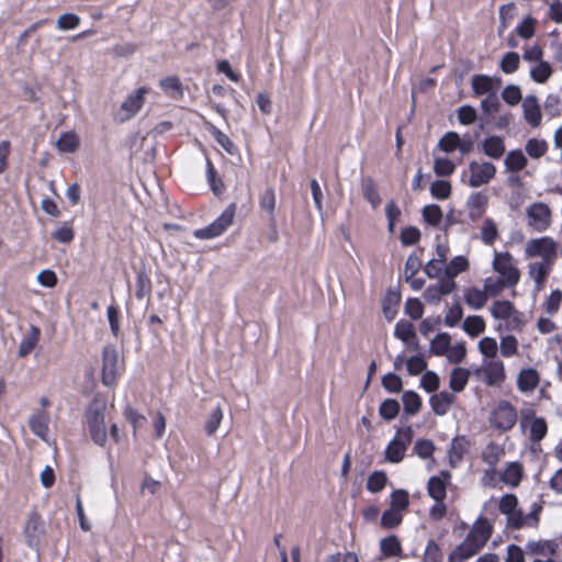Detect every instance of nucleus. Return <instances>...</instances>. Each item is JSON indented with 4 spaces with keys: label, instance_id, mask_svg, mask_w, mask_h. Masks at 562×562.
I'll use <instances>...</instances> for the list:
<instances>
[{
    "label": "nucleus",
    "instance_id": "nucleus-36",
    "mask_svg": "<svg viewBox=\"0 0 562 562\" xmlns=\"http://www.w3.org/2000/svg\"><path fill=\"white\" fill-rule=\"evenodd\" d=\"M477 349L483 359H498L497 352L499 350L498 344L493 337H483L477 344Z\"/></svg>",
    "mask_w": 562,
    "mask_h": 562
},
{
    "label": "nucleus",
    "instance_id": "nucleus-54",
    "mask_svg": "<svg viewBox=\"0 0 562 562\" xmlns=\"http://www.w3.org/2000/svg\"><path fill=\"white\" fill-rule=\"evenodd\" d=\"M548 149V144L542 139L532 138L526 144V151L532 158L542 157Z\"/></svg>",
    "mask_w": 562,
    "mask_h": 562
},
{
    "label": "nucleus",
    "instance_id": "nucleus-51",
    "mask_svg": "<svg viewBox=\"0 0 562 562\" xmlns=\"http://www.w3.org/2000/svg\"><path fill=\"white\" fill-rule=\"evenodd\" d=\"M423 217L427 224L437 226L442 220V211L437 204L426 205L423 209Z\"/></svg>",
    "mask_w": 562,
    "mask_h": 562
},
{
    "label": "nucleus",
    "instance_id": "nucleus-60",
    "mask_svg": "<svg viewBox=\"0 0 562 562\" xmlns=\"http://www.w3.org/2000/svg\"><path fill=\"white\" fill-rule=\"evenodd\" d=\"M80 18L74 13H65L57 19V27L61 31L74 30L79 26Z\"/></svg>",
    "mask_w": 562,
    "mask_h": 562
},
{
    "label": "nucleus",
    "instance_id": "nucleus-22",
    "mask_svg": "<svg viewBox=\"0 0 562 562\" xmlns=\"http://www.w3.org/2000/svg\"><path fill=\"white\" fill-rule=\"evenodd\" d=\"M394 335L401 339L409 348L417 349L416 334L412 323L407 321H400L395 325Z\"/></svg>",
    "mask_w": 562,
    "mask_h": 562
},
{
    "label": "nucleus",
    "instance_id": "nucleus-40",
    "mask_svg": "<svg viewBox=\"0 0 562 562\" xmlns=\"http://www.w3.org/2000/svg\"><path fill=\"white\" fill-rule=\"evenodd\" d=\"M552 75V67L547 61L536 63L533 67L530 68V77L533 81L538 83L546 82L550 76Z\"/></svg>",
    "mask_w": 562,
    "mask_h": 562
},
{
    "label": "nucleus",
    "instance_id": "nucleus-25",
    "mask_svg": "<svg viewBox=\"0 0 562 562\" xmlns=\"http://www.w3.org/2000/svg\"><path fill=\"white\" fill-rule=\"evenodd\" d=\"M49 416L45 411L34 413L30 417L31 430L42 440H46L48 434Z\"/></svg>",
    "mask_w": 562,
    "mask_h": 562
},
{
    "label": "nucleus",
    "instance_id": "nucleus-42",
    "mask_svg": "<svg viewBox=\"0 0 562 562\" xmlns=\"http://www.w3.org/2000/svg\"><path fill=\"white\" fill-rule=\"evenodd\" d=\"M402 402L404 405V411L408 415H415L422 406V400L419 395L414 391L404 392Z\"/></svg>",
    "mask_w": 562,
    "mask_h": 562
},
{
    "label": "nucleus",
    "instance_id": "nucleus-4",
    "mask_svg": "<svg viewBox=\"0 0 562 562\" xmlns=\"http://www.w3.org/2000/svg\"><path fill=\"white\" fill-rule=\"evenodd\" d=\"M105 409V402L95 400L91 403L87 413V422L91 438L95 443L100 446H102L108 438L106 426L104 422Z\"/></svg>",
    "mask_w": 562,
    "mask_h": 562
},
{
    "label": "nucleus",
    "instance_id": "nucleus-46",
    "mask_svg": "<svg viewBox=\"0 0 562 562\" xmlns=\"http://www.w3.org/2000/svg\"><path fill=\"white\" fill-rule=\"evenodd\" d=\"M259 205L261 210L266 211L270 218L274 217V209H276V194L272 188H267L260 196Z\"/></svg>",
    "mask_w": 562,
    "mask_h": 562
},
{
    "label": "nucleus",
    "instance_id": "nucleus-33",
    "mask_svg": "<svg viewBox=\"0 0 562 562\" xmlns=\"http://www.w3.org/2000/svg\"><path fill=\"white\" fill-rule=\"evenodd\" d=\"M469 260L464 256H456L445 266V276L454 279L457 276L468 270Z\"/></svg>",
    "mask_w": 562,
    "mask_h": 562
},
{
    "label": "nucleus",
    "instance_id": "nucleus-59",
    "mask_svg": "<svg viewBox=\"0 0 562 562\" xmlns=\"http://www.w3.org/2000/svg\"><path fill=\"white\" fill-rule=\"evenodd\" d=\"M501 102L497 92L490 93L481 101V109L487 115H493L498 112Z\"/></svg>",
    "mask_w": 562,
    "mask_h": 562
},
{
    "label": "nucleus",
    "instance_id": "nucleus-32",
    "mask_svg": "<svg viewBox=\"0 0 562 562\" xmlns=\"http://www.w3.org/2000/svg\"><path fill=\"white\" fill-rule=\"evenodd\" d=\"M527 158L525 154L519 150H510L505 158V167L512 172H518L527 166Z\"/></svg>",
    "mask_w": 562,
    "mask_h": 562
},
{
    "label": "nucleus",
    "instance_id": "nucleus-47",
    "mask_svg": "<svg viewBox=\"0 0 562 562\" xmlns=\"http://www.w3.org/2000/svg\"><path fill=\"white\" fill-rule=\"evenodd\" d=\"M362 191L364 199L373 206L376 207L380 202L381 198L376 190L375 183L372 179H366L362 183Z\"/></svg>",
    "mask_w": 562,
    "mask_h": 562
},
{
    "label": "nucleus",
    "instance_id": "nucleus-64",
    "mask_svg": "<svg viewBox=\"0 0 562 562\" xmlns=\"http://www.w3.org/2000/svg\"><path fill=\"white\" fill-rule=\"evenodd\" d=\"M439 384H440V381H439V376L437 375V373H435L432 371H427L423 374L422 380H420V385L426 392H428V393L435 392L439 387Z\"/></svg>",
    "mask_w": 562,
    "mask_h": 562
},
{
    "label": "nucleus",
    "instance_id": "nucleus-23",
    "mask_svg": "<svg viewBox=\"0 0 562 562\" xmlns=\"http://www.w3.org/2000/svg\"><path fill=\"white\" fill-rule=\"evenodd\" d=\"M453 401H454L453 394H451L447 391H442L440 393L434 394L430 397L429 403H430L432 412L436 415L443 416L449 412Z\"/></svg>",
    "mask_w": 562,
    "mask_h": 562
},
{
    "label": "nucleus",
    "instance_id": "nucleus-27",
    "mask_svg": "<svg viewBox=\"0 0 562 562\" xmlns=\"http://www.w3.org/2000/svg\"><path fill=\"white\" fill-rule=\"evenodd\" d=\"M553 265L554 263L546 261H535L529 265L528 273L535 281L537 288H540L543 284Z\"/></svg>",
    "mask_w": 562,
    "mask_h": 562
},
{
    "label": "nucleus",
    "instance_id": "nucleus-11",
    "mask_svg": "<svg viewBox=\"0 0 562 562\" xmlns=\"http://www.w3.org/2000/svg\"><path fill=\"white\" fill-rule=\"evenodd\" d=\"M528 225L536 232H546L552 223V212L543 202L530 204L526 210Z\"/></svg>",
    "mask_w": 562,
    "mask_h": 562
},
{
    "label": "nucleus",
    "instance_id": "nucleus-3",
    "mask_svg": "<svg viewBox=\"0 0 562 562\" xmlns=\"http://www.w3.org/2000/svg\"><path fill=\"white\" fill-rule=\"evenodd\" d=\"M491 537V529H471L468 537L451 553L452 562H463L476 554Z\"/></svg>",
    "mask_w": 562,
    "mask_h": 562
},
{
    "label": "nucleus",
    "instance_id": "nucleus-13",
    "mask_svg": "<svg viewBox=\"0 0 562 562\" xmlns=\"http://www.w3.org/2000/svg\"><path fill=\"white\" fill-rule=\"evenodd\" d=\"M148 93V89L140 87L130 93L126 99L122 102L120 110L116 114V120L125 122L134 117L142 109L145 100V95Z\"/></svg>",
    "mask_w": 562,
    "mask_h": 562
},
{
    "label": "nucleus",
    "instance_id": "nucleus-19",
    "mask_svg": "<svg viewBox=\"0 0 562 562\" xmlns=\"http://www.w3.org/2000/svg\"><path fill=\"white\" fill-rule=\"evenodd\" d=\"M539 381L540 376L536 369H521L517 375V389L521 393H531L537 389Z\"/></svg>",
    "mask_w": 562,
    "mask_h": 562
},
{
    "label": "nucleus",
    "instance_id": "nucleus-30",
    "mask_svg": "<svg viewBox=\"0 0 562 562\" xmlns=\"http://www.w3.org/2000/svg\"><path fill=\"white\" fill-rule=\"evenodd\" d=\"M483 151L491 158L498 159L505 151V145L502 137L491 136L487 137L482 145Z\"/></svg>",
    "mask_w": 562,
    "mask_h": 562
},
{
    "label": "nucleus",
    "instance_id": "nucleus-6",
    "mask_svg": "<svg viewBox=\"0 0 562 562\" xmlns=\"http://www.w3.org/2000/svg\"><path fill=\"white\" fill-rule=\"evenodd\" d=\"M488 422L492 428L508 431L516 425L517 411L508 401L502 400L491 409Z\"/></svg>",
    "mask_w": 562,
    "mask_h": 562
},
{
    "label": "nucleus",
    "instance_id": "nucleus-44",
    "mask_svg": "<svg viewBox=\"0 0 562 562\" xmlns=\"http://www.w3.org/2000/svg\"><path fill=\"white\" fill-rule=\"evenodd\" d=\"M467 450L465 441L463 438H453L449 449V461L452 467L461 461Z\"/></svg>",
    "mask_w": 562,
    "mask_h": 562
},
{
    "label": "nucleus",
    "instance_id": "nucleus-41",
    "mask_svg": "<svg viewBox=\"0 0 562 562\" xmlns=\"http://www.w3.org/2000/svg\"><path fill=\"white\" fill-rule=\"evenodd\" d=\"M206 178L211 190L215 195H220L224 191V183L217 176V172L210 159H206Z\"/></svg>",
    "mask_w": 562,
    "mask_h": 562
},
{
    "label": "nucleus",
    "instance_id": "nucleus-16",
    "mask_svg": "<svg viewBox=\"0 0 562 562\" xmlns=\"http://www.w3.org/2000/svg\"><path fill=\"white\" fill-rule=\"evenodd\" d=\"M438 147L445 153L459 150L462 155L468 154L472 149L471 139H464L456 132L446 133L439 140Z\"/></svg>",
    "mask_w": 562,
    "mask_h": 562
},
{
    "label": "nucleus",
    "instance_id": "nucleus-28",
    "mask_svg": "<svg viewBox=\"0 0 562 562\" xmlns=\"http://www.w3.org/2000/svg\"><path fill=\"white\" fill-rule=\"evenodd\" d=\"M522 477V467L518 462H510L501 473V480L509 486H517Z\"/></svg>",
    "mask_w": 562,
    "mask_h": 562
},
{
    "label": "nucleus",
    "instance_id": "nucleus-63",
    "mask_svg": "<svg viewBox=\"0 0 562 562\" xmlns=\"http://www.w3.org/2000/svg\"><path fill=\"white\" fill-rule=\"evenodd\" d=\"M503 100L509 105H516L521 101V91L518 86L509 85L502 92Z\"/></svg>",
    "mask_w": 562,
    "mask_h": 562
},
{
    "label": "nucleus",
    "instance_id": "nucleus-45",
    "mask_svg": "<svg viewBox=\"0 0 562 562\" xmlns=\"http://www.w3.org/2000/svg\"><path fill=\"white\" fill-rule=\"evenodd\" d=\"M533 554L553 555L557 551V544L552 541H532L527 546Z\"/></svg>",
    "mask_w": 562,
    "mask_h": 562
},
{
    "label": "nucleus",
    "instance_id": "nucleus-18",
    "mask_svg": "<svg viewBox=\"0 0 562 562\" xmlns=\"http://www.w3.org/2000/svg\"><path fill=\"white\" fill-rule=\"evenodd\" d=\"M488 198L486 194L482 192H473L469 195L467 200V209L469 217L472 221H477L481 218L487 207Z\"/></svg>",
    "mask_w": 562,
    "mask_h": 562
},
{
    "label": "nucleus",
    "instance_id": "nucleus-55",
    "mask_svg": "<svg viewBox=\"0 0 562 562\" xmlns=\"http://www.w3.org/2000/svg\"><path fill=\"white\" fill-rule=\"evenodd\" d=\"M379 411L382 418L392 420L397 416L400 412V404L396 400L389 398L382 402Z\"/></svg>",
    "mask_w": 562,
    "mask_h": 562
},
{
    "label": "nucleus",
    "instance_id": "nucleus-2",
    "mask_svg": "<svg viewBox=\"0 0 562 562\" xmlns=\"http://www.w3.org/2000/svg\"><path fill=\"white\" fill-rule=\"evenodd\" d=\"M498 508L507 516V527H532L539 521L538 515L542 506L535 502L525 509L518 507V499L514 494H506L501 498Z\"/></svg>",
    "mask_w": 562,
    "mask_h": 562
},
{
    "label": "nucleus",
    "instance_id": "nucleus-37",
    "mask_svg": "<svg viewBox=\"0 0 562 562\" xmlns=\"http://www.w3.org/2000/svg\"><path fill=\"white\" fill-rule=\"evenodd\" d=\"M501 355L504 358H512L518 355L519 342L518 339L513 335H506L501 337L498 345Z\"/></svg>",
    "mask_w": 562,
    "mask_h": 562
},
{
    "label": "nucleus",
    "instance_id": "nucleus-61",
    "mask_svg": "<svg viewBox=\"0 0 562 562\" xmlns=\"http://www.w3.org/2000/svg\"><path fill=\"white\" fill-rule=\"evenodd\" d=\"M403 515V513L390 507L381 517L382 527H396L402 522Z\"/></svg>",
    "mask_w": 562,
    "mask_h": 562
},
{
    "label": "nucleus",
    "instance_id": "nucleus-34",
    "mask_svg": "<svg viewBox=\"0 0 562 562\" xmlns=\"http://www.w3.org/2000/svg\"><path fill=\"white\" fill-rule=\"evenodd\" d=\"M80 144V138L75 132H66L60 135L56 143L59 151L74 153L77 150Z\"/></svg>",
    "mask_w": 562,
    "mask_h": 562
},
{
    "label": "nucleus",
    "instance_id": "nucleus-5",
    "mask_svg": "<svg viewBox=\"0 0 562 562\" xmlns=\"http://www.w3.org/2000/svg\"><path fill=\"white\" fill-rule=\"evenodd\" d=\"M495 321H503L507 330H521L525 325V316L521 312L506 300L495 301L491 308Z\"/></svg>",
    "mask_w": 562,
    "mask_h": 562
},
{
    "label": "nucleus",
    "instance_id": "nucleus-10",
    "mask_svg": "<svg viewBox=\"0 0 562 562\" xmlns=\"http://www.w3.org/2000/svg\"><path fill=\"white\" fill-rule=\"evenodd\" d=\"M413 437L414 431L411 426L398 429L385 449V459L391 463L401 462Z\"/></svg>",
    "mask_w": 562,
    "mask_h": 562
},
{
    "label": "nucleus",
    "instance_id": "nucleus-24",
    "mask_svg": "<svg viewBox=\"0 0 562 562\" xmlns=\"http://www.w3.org/2000/svg\"><path fill=\"white\" fill-rule=\"evenodd\" d=\"M503 454L504 449L496 443L492 442L484 448L482 451V460L488 465V470L485 471V476L494 474L496 464Z\"/></svg>",
    "mask_w": 562,
    "mask_h": 562
},
{
    "label": "nucleus",
    "instance_id": "nucleus-52",
    "mask_svg": "<svg viewBox=\"0 0 562 562\" xmlns=\"http://www.w3.org/2000/svg\"><path fill=\"white\" fill-rule=\"evenodd\" d=\"M454 164L445 157H436L434 160V171L437 176L448 177L454 172Z\"/></svg>",
    "mask_w": 562,
    "mask_h": 562
},
{
    "label": "nucleus",
    "instance_id": "nucleus-21",
    "mask_svg": "<svg viewBox=\"0 0 562 562\" xmlns=\"http://www.w3.org/2000/svg\"><path fill=\"white\" fill-rule=\"evenodd\" d=\"M451 475L448 471H442L440 476H432L428 482V493L436 501H443L446 497V487Z\"/></svg>",
    "mask_w": 562,
    "mask_h": 562
},
{
    "label": "nucleus",
    "instance_id": "nucleus-62",
    "mask_svg": "<svg viewBox=\"0 0 562 562\" xmlns=\"http://www.w3.org/2000/svg\"><path fill=\"white\" fill-rule=\"evenodd\" d=\"M382 385L391 393H398L403 387V382L397 374L390 372L382 378Z\"/></svg>",
    "mask_w": 562,
    "mask_h": 562
},
{
    "label": "nucleus",
    "instance_id": "nucleus-7",
    "mask_svg": "<svg viewBox=\"0 0 562 562\" xmlns=\"http://www.w3.org/2000/svg\"><path fill=\"white\" fill-rule=\"evenodd\" d=\"M525 255L527 258H541V261L554 263L558 258V243L549 236L530 239L526 244Z\"/></svg>",
    "mask_w": 562,
    "mask_h": 562
},
{
    "label": "nucleus",
    "instance_id": "nucleus-35",
    "mask_svg": "<svg viewBox=\"0 0 562 562\" xmlns=\"http://www.w3.org/2000/svg\"><path fill=\"white\" fill-rule=\"evenodd\" d=\"M462 328L469 336L476 337L485 330V321L479 315L468 316Z\"/></svg>",
    "mask_w": 562,
    "mask_h": 562
},
{
    "label": "nucleus",
    "instance_id": "nucleus-8",
    "mask_svg": "<svg viewBox=\"0 0 562 562\" xmlns=\"http://www.w3.org/2000/svg\"><path fill=\"white\" fill-rule=\"evenodd\" d=\"M476 376L487 386H499L506 380L505 364L502 359H483L475 370Z\"/></svg>",
    "mask_w": 562,
    "mask_h": 562
},
{
    "label": "nucleus",
    "instance_id": "nucleus-58",
    "mask_svg": "<svg viewBox=\"0 0 562 562\" xmlns=\"http://www.w3.org/2000/svg\"><path fill=\"white\" fill-rule=\"evenodd\" d=\"M210 132L217 142V144L221 145L224 150H226L228 154H234L235 145L226 134H224L214 125L210 126Z\"/></svg>",
    "mask_w": 562,
    "mask_h": 562
},
{
    "label": "nucleus",
    "instance_id": "nucleus-15",
    "mask_svg": "<svg viewBox=\"0 0 562 562\" xmlns=\"http://www.w3.org/2000/svg\"><path fill=\"white\" fill-rule=\"evenodd\" d=\"M469 186L480 188L491 182L496 175V167L488 161H471L469 164Z\"/></svg>",
    "mask_w": 562,
    "mask_h": 562
},
{
    "label": "nucleus",
    "instance_id": "nucleus-39",
    "mask_svg": "<svg viewBox=\"0 0 562 562\" xmlns=\"http://www.w3.org/2000/svg\"><path fill=\"white\" fill-rule=\"evenodd\" d=\"M498 237V228L492 218H485L481 227V240L485 245H493Z\"/></svg>",
    "mask_w": 562,
    "mask_h": 562
},
{
    "label": "nucleus",
    "instance_id": "nucleus-26",
    "mask_svg": "<svg viewBox=\"0 0 562 562\" xmlns=\"http://www.w3.org/2000/svg\"><path fill=\"white\" fill-rule=\"evenodd\" d=\"M488 296H491V294L486 290V285L484 284L483 290L477 288H471L467 290L464 294V300L467 304L472 308L481 310L486 304Z\"/></svg>",
    "mask_w": 562,
    "mask_h": 562
},
{
    "label": "nucleus",
    "instance_id": "nucleus-53",
    "mask_svg": "<svg viewBox=\"0 0 562 562\" xmlns=\"http://www.w3.org/2000/svg\"><path fill=\"white\" fill-rule=\"evenodd\" d=\"M430 193L435 199L446 200L451 194V184L446 180H437L431 183Z\"/></svg>",
    "mask_w": 562,
    "mask_h": 562
},
{
    "label": "nucleus",
    "instance_id": "nucleus-14",
    "mask_svg": "<svg viewBox=\"0 0 562 562\" xmlns=\"http://www.w3.org/2000/svg\"><path fill=\"white\" fill-rule=\"evenodd\" d=\"M520 427L529 430L531 442H540L548 432V425L544 418L537 417L532 409H526L521 413Z\"/></svg>",
    "mask_w": 562,
    "mask_h": 562
},
{
    "label": "nucleus",
    "instance_id": "nucleus-12",
    "mask_svg": "<svg viewBox=\"0 0 562 562\" xmlns=\"http://www.w3.org/2000/svg\"><path fill=\"white\" fill-rule=\"evenodd\" d=\"M120 371L121 366L116 347L113 345L105 346L102 351V383L106 386L112 385Z\"/></svg>",
    "mask_w": 562,
    "mask_h": 562
},
{
    "label": "nucleus",
    "instance_id": "nucleus-29",
    "mask_svg": "<svg viewBox=\"0 0 562 562\" xmlns=\"http://www.w3.org/2000/svg\"><path fill=\"white\" fill-rule=\"evenodd\" d=\"M40 339V329L31 326L27 334H25L19 346V357H26L35 348Z\"/></svg>",
    "mask_w": 562,
    "mask_h": 562
},
{
    "label": "nucleus",
    "instance_id": "nucleus-9",
    "mask_svg": "<svg viewBox=\"0 0 562 562\" xmlns=\"http://www.w3.org/2000/svg\"><path fill=\"white\" fill-rule=\"evenodd\" d=\"M236 213V205L229 204L222 214L209 226L196 229L194 236L199 239H211L221 236L232 224Z\"/></svg>",
    "mask_w": 562,
    "mask_h": 562
},
{
    "label": "nucleus",
    "instance_id": "nucleus-50",
    "mask_svg": "<svg viewBox=\"0 0 562 562\" xmlns=\"http://www.w3.org/2000/svg\"><path fill=\"white\" fill-rule=\"evenodd\" d=\"M520 64V57L515 52H509L504 55L501 60L499 68L505 74H514Z\"/></svg>",
    "mask_w": 562,
    "mask_h": 562
},
{
    "label": "nucleus",
    "instance_id": "nucleus-1",
    "mask_svg": "<svg viewBox=\"0 0 562 562\" xmlns=\"http://www.w3.org/2000/svg\"><path fill=\"white\" fill-rule=\"evenodd\" d=\"M492 268L497 277H488L485 279L486 290L492 297H496L501 295L505 289H513L518 284L520 271L510 252L494 251Z\"/></svg>",
    "mask_w": 562,
    "mask_h": 562
},
{
    "label": "nucleus",
    "instance_id": "nucleus-38",
    "mask_svg": "<svg viewBox=\"0 0 562 562\" xmlns=\"http://www.w3.org/2000/svg\"><path fill=\"white\" fill-rule=\"evenodd\" d=\"M450 344V335L448 333H440L430 341L429 351L436 356H445Z\"/></svg>",
    "mask_w": 562,
    "mask_h": 562
},
{
    "label": "nucleus",
    "instance_id": "nucleus-43",
    "mask_svg": "<svg viewBox=\"0 0 562 562\" xmlns=\"http://www.w3.org/2000/svg\"><path fill=\"white\" fill-rule=\"evenodd\" d=\"M544 113L551 117L560 115L562 111V99L558 93H549L543 103Z\"/></svg>",
    "mask_w": 562,
    "mask_h": 562
},
{
    "label": "nucleus",
    "instance_id": "nucleus-57",
    "mask_svg": "<svg viewBox=\"0 0 562 562\" xmlns=\"http://www.w3.org/2000/svg\"><path fill=\"white\" fill-rule=\"evenodd\" d=\"M223 419V411L220 406H216L207 417L205 423V431L209 436H212L217 430Z\"/></svg>",
    "mask_w": 562,
    "mask_h": 562
},
{
    "label": "nucleus",
    "instance_id": "nucleus-31",
    "mask_svg": "<svg viewBox=\"0 0 562 562\" xmlns=\"http://www.w3.org/2000/svg\"><path fill=\"white\" fill-rule=\"evenodd\" d=\"M470 371L465 368H454L450 373L449 386L453 392H461L468 384Z\"/></svg>",
    "mask_w": 562,
    "mask_h": 562
},
{
    "label": "nucleus",
    "instance_id": "nucleus-17",
    "mask_svg": "<svg viewBox=\"0 0 562 562\" xmlns=\"http://www.w3.org/2000/svg\"><path fill=\"white\" fill-rule=\"evenodd\" d=\"M502 80L498 77L487 75H474L471 79V86L475 95H482L498 92Z\"/></svg>",
    "mask_w": 562,
    "mask_h": 562
},
{
    "label": "nucleus",
    "instance_id": "nucleus-48",
    "mask_svg": "<svg viewBox=\"0 0 562 562\" xmlns=\"http://www.w3.org/2000/svg\"><path fill=\"white\" fill-rule=\"evenodd\" d=\"M386 482V474L383 471H375L368 477L367 488L371 493H379L385 487Z\"/></svg>",
    "mask_w": 562,
    "mask_h": 562
},
{
    "label": "nucleus",
    "instance_id": "nucleus-56",
    "mask_svg": "<svg viewBox=\"0 0 562 562\" xmlns=\"http://www.w3.org/2000/svg\"><path fill=\"white\" fill-rule=\"evenodd\" d=\"M467 355V348L464 342H458L456 345H451L448 348L445 357L451 363H460Z\"/></svg>",
    "mask_w": 562,
    "mask_h": 562
},
{
    "label": "nucleus",
    "instance_id": "nucleus-49",
    "mask_svg": "<svg viewBox=\"0 0 562 562\" xmlns=\"http://www.w3.org/2000/svg\"><path fill=\"white\" fill-rule=\"evenodd\" d=\"M409 504L408 493L404 490H396L391 494L390 507L401 513H405Z\"/></svg>",
    "mask_w": 562,
    "mask_h": 562
},
{
    "label": "nucleus",
    "instance_id": "nucleus-20",
    "mask_svg": "<svg viewBox=\"0 0 562 562\" xmlns=\"http://www.w3.org/2000/svg\"><path fill=\"white\" fill-rule=\"evenodd\" d=\"M522 111L526 122L536 127L541 123V109L538 99L530 94L522 100Z\"/></svg>",
    "mask_w": 562,
    "mask_h": 562
}]
</instances>
